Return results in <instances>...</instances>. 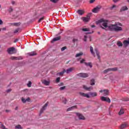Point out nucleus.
<instances>
[{"label":"nucleus","mask_w":129,"mask_h":129,"mask_svg":"<svg viewBox=\"0 0 129 129\" xmlns=\"http://www.w3.org/2000/svg\"><path fill=\"white\" fill-rule=\"evenodd\" d=\"M103 26H101V28L103 29V30H105L106 28H108L109 31H114V32H119V31H122V28L119 26H116L115 24H110L108 25V20H104L103 19H100L98 21H97V24H101Z\"/></svg>","instance_id":"1"},{"label":"nucleus","mask_w":129,"mask_h":129,"mask_svg":"<svg viewBox=\"0 0 129 129\" xmlns=\"http://www.w3.org/2000/svg\"><path fill=\"white\" fill-rule=\"evenodd\" d=\"M91 14H89L86 17H82V20L85 23H87L90 21V16Z\"/></svg>","instance_id":"2"},{"label":"nucleus","mask_w":129,"mask_h":129,"mask_svg":"<svg viewBox=\"0 0 129 129\" xmlns=\"http://www.w3.org/2000/svg\"><path fill=\"white\" fill-rule=\"evenodd\" d=\"M15 48L14 47H12L7 49V52L8 54L12 55V54H14V52L15 51Z\"/></svg>","instance_id":"3"},{"label":"nucleus","mask_w":129,"mask_h":129,"mask_svg":"<svg viewBox=\"0 0 129 129\" xmlns=\"http://www.w3.org/2000/svg\"><path fill=\"white\" fill-rule=\"evenodd\" d=\"M99 92H100V93H103L104 96H107V95L109 94V91L108 90H101L99 91Z\"/></svg>","instance_id":"4"},{"label":"nucleus","mask_w":129,"mask_h":129,"mask_svg":"<svg viewBox=\"0 0 129 129\" xmlns=\"http://www.w3.org/2000/svg\"><path fill=\"white\" fill-rule=\"evenodd\" d=\"M77 76L79 77H82L83 78H86L88 77L89 75L87 73H79L77 75Z\"/></svg>","instance_id":"5"},{"label":"nucleus","mask_w":129,"mask_h":129,"mask_svg":"<svg viewBox=\"0 0 129 129\" xmlns=\"http://www.w3.org/2000/svg\"><path fill=\"white\" fill-rule=\"evenodd\" d=\"M101 7L100 6H97L96 8H94L92 12H93L94 14H97L98 12L100 11Z\"/></svg>","instance_id":"6"},{"label":"nucleus","mask_w":129,"mask_h":129,"mask_svg":"<svg viewBox=\"0 0 129 129\" xmlns=\"http://www.w3.org/2000/svg\"><path fill=\"white\" fill-rule=\"evenodd\" d=\"M101 100L102 101H106V102L110 103V99H109V98L102 96L101 97Z\"/></svg>","instance_id":"7"},{"label":"nucleus","mask_w":129,"mask_h":129,"mask_svg":"<svg viewBox=\"0 0 129 129\" xmlns=\"http://www.w3.org/2000/svg\"><path fill=\"white\" fill-rule=\"evenodd\" d=\"M48 104H49V102H47L45 104V105L42 107V108H41V109L40 111V114H42V113H43L44 110H45V109H46V108L47 107V106H48Z\"/></svg>","instance_id":"8"},{"label":"nucleus","mask_w":129,"mask_h":129,"mask_svg":"<svg viewBox=\"0 0 129 129\" xmlns=\"http://www.w3.org/2000/svg\"><path fill=\"white\" fill-rule=\"evenodd\" d=\"M127 126H128V124L127 122H125L121 124L120 128V129H123L127 127Z\"/></svg>","instance_id":"9"},{"label":"nucleus","mask_w":129,"mask_h":129,"mask_svg":"<svg viewBox=\"0 0 129 129\" xmlns=\"http://www.w3.org/2000/svg\"><path fill=\"white\" fill-rule=\"evenodd\" d=\"M11 60H22L23 58L22 57L19 56V57H17V56H11L10 57Z\"/></svg>","instance_id":"10"},{"label":"nucleus","mask_w":129,"mask_h":129,"mask_svg":"<svg viewBox=\"0 0 129 129\" xmlns=\"http://www.w3.org/2000/svg\"><path fill=\"white\" fill-rule=\"evenodd\" d=\"M74 70V68H71L68 69V70H65V73H67V74H69L71 72H72Z\"/></svg>","instance_id":"11"},{"label":"nucleus","mask_w":129,"mask_h":129,"mask_svg":"<svg viewBox=\"0 0 129 129\" xmlns=\"http://www.w3.org/2000/svg\"><path fill=\"white\" fill-rule=\"evenodd\" d=\"M83 88L84 89H85V90H87L88 91H90V90H92L93 89V87L92 86H91L90 87H87V86H85V85H84L83 86Z\"/></svg>","instance_id":"12"},{"label":"nucleus","mask_w":129,"mask_h":129,"mask_svg":"<svg viewBox=\"0 0 129 129\" xmlns=\"http://www.w3.org/2000/svg\"><path fill=\"white\" fill-rule=\"evenodd\" d=\"M80 95H81V96H83L84 97H87V98H90V96H89V95H88V94L80 93Z\"/></svg>","instance_id":"13"},{"label":"nucleus","mask_w":129,"mask_h":129,"mask_svg":"<svg viewBox=\"0 0 129 129\" xmlns=\"http://www.w3.org/2000/svg\"><path fill=\"white\" fill-rule=\"evenodd\" d=\"M77 115L78 116L79 119H85V117H84V116L79 113H77Z\"/></svg>","instance_id":"14"},{"label":"nucleus","mask_w":129,"mask_h":129,"mask_svg":"<svg viewBox=\"0 0 129 129\" xmlns=\"http://www.w3.org/2000/svg\"><path fill=\"white\" fill-rule=\"evenodd\" d=\"M123 45H124V47H127L129 45V39L128 40H124L123 42Z\"/></svg>","instance_id":"15"},{"label":"nucleus","mask_w":129,"mask_h":129,"mask_svg":"<svg viewBox=\"0 0 129 129\" xmlns=\"http://www.w3.org/2000/svg\"><path fill=\"white\" fill-rule=\"evenodd\" d=\"M94 51H95V53H96V55L98 57V59L99 60H100V55H99V51H98V49H97V48H95L94 49Z\"/></svg>","instance_id":"16"},{"label":"nucleus","mask_w":129,"mask_h":129,"mask_svg":"<svg viewBox=\"0 0 129 129\" xmlns=\"http://www.w3.org/2000/svg\"><path fill=\"white\" fill-rule=\"evenodd\" d=\"M42 83H43V84H44V85H46V86H48V85H50V81H48L46 80H44L42 82Z\"/></svg>","instance_id":"17"},{"label":"nucleus","mask_w":129,"mask_h":129,"mask_svg":"<svg viewBox=\"0 0 129 129\" xmlns=\"http://www.w3.org/2000/svg\"><path fill=\"white\" fill-rule=\"evenodd\" d=\"M29 56H36L37 55V52L36 51H31L27 53Z\"/></svg>","instance_id":"18"},{"label":"nucleus","mask_w":129,"mask_h":129,"mask_svg":"<svg viewBox=\"0 0 129 129\" xmlns=\"http://www.w3.org/2000/svg\"><path fill=\"white\" fill-rule=\"evenodd\" d=\"M61 39V36H57L56 37L52 39V41H51L52 43H53V42H56V41H59V40Z\"/></svg>","instance_id":"19"},{"label":"nucleus","mask_w":129,"mask_h":129,"mask_svg":"<svg viewBox=\"0 0 129 129\" xmlns=\"http://www.w3.org/2000/svg\"><path fill=\"white\" fill-rule=\"evenodd\" d=\"M128 9L126 6H123L120 9V12H124V11H127Z\"/></svg>","instance_id":"20"},{"label":"nucleus","mask_w":129,"mask_h":129,"mask_svg":"<svg viewBox=\"0 0 129 129\" xmlns=\"http://www.w3.org/2000/svg\"><path fill=\"white\" fill-rule=\"evenodd\" d=\"M21 100L22 101V102L23 103H26V102H27V101H30V98H27L26 99L24 98H21Z\"/></svg>","instance_id":"21"},{"label":"nucleus","mask_w":129,"mask_h":129,"mask_svg":"<svg viewBox=\"0 0 129 129\" xmlns=\"http://www.w3.org/2000/svg\"><path fill=\"white\" fill-rule=\"evenodd\" d=\"M89 94L91 95L92 97H95V96H97V93L94 92H90Z\"/></svg>","instance_id":"22"},{"label":"nucleus","mask_w":129,"mask_h":129,"mask_svg":"<svg viewBox=\"0 0 129 129\" xmlns=\"http://www.w3.org/2000/svg\"><path fill=\"white\" fill-rule=\"evenodd\" d=\"M90 51L92 55H93L94 57H95V53L93 52V47L92 46L90 47Z\"/></svg>","instance_id":"23"},{"label":"nucleus","mask_w":129,"mask_h":129,"mask_svg":"<svg viewBox=\"0 0 129 129\" xmlns=\"http://www.w3.org/2000/svg\"><path fill=\"white\" fill-rule=\"evenodd\" d=\"M77 13L80 16H82V15H83V14H84V11L81 10H79L77 11Z\"/></svg>","instance_id":"24"},{"label":"nucleus","mask_w":129,"mask_h":129,"mask_svg":"<svg viewBox=\"0 0 129 129\" xmlns=\"http://www.w3.org/2000/svg\"><path fill=\"white\" fill-rule=\"evenodd\" d=\"M65 72H66L65 69H63L62 72L57 73L56 75H59V76H63Z\"/></svg>","instance_id":"25"},{"label":"nucleus","mask_w":129,"mask_h":129,"mask_svg":"<svg viewBox=\"0 0 129 129\" xmlns=\"http://www.w3.org/2000/svg\"><path fill=\"white\" fill-rule=\"evenodd\" d=\"M74 108H77V106H73L72 107H71L70 108H69L67 109L68 111H70V110H73V109H74Z\"/></svg>","instance_id":"26"},{"label":"nucleus","mask_w":129,"mask_h":129,"mask_svg":"<svg viewBox=\"0 0 129 129\" xmlns=\"http://www.w3.org/2000/svg\"><path fill=\"white\" fill-rule=\"evenodd\" d=\"M86 66H89L91 68H92V63L91 62H84Z\"/></svg>","instance_id":"27"},{"label":"nucleus","mask_w":129,"mask_h":129,"mask_svg":"<svg viewBox=\"0 0 129 129\" xmlns=\"http://www.w3.org/2000/svg\"><path fill=\"white\" fill-rule=\"evenodd\" d=\"M95 85V81L94 80V79L91 80L90 85L93 86Z\"/></svg>","instance_id":"28"},{"label":"nucleus","mask_w":129,"mask_h":129,"mask_svg":"<svg viewBox=\"0 0 129 129\" xmlns=\"http://www.w3.org/2000/svg\"><path fill=\"white\" fill-rule=\"evenodd\" d=\"M117 70H118V68L116 67L110 68V71H112V72L117 71Z\"/></svg>","instance_id":"29"},{"label":"nucleus","mask_w":129,"mask_h":129,"mask_svg":"<svg viewBox=\"0 0 129 129\" xmlns=\"http://www.w3.org/2000/svg\"><path fill=\"white\" fill-rule=\"evenodd\" d=\"M124 113V110L123 109L121 108L120 110V111L119 112V114H123Z\"/></svg>","instance_id":"30"},{"label":"nucleus","mask_w":129,"mask_h":129,"mask_svg":"<svg viewBox=\"0 0 129 129\" xmlns=\"http://www.w3.org/2000/svg\"><path fill=\"white\" fill-rule=\"evenodd\" d=\"M82 55H83V53L80 52V53H77L75 57L76 58H77V57H80V56H82Z\"/></svg>","instance_id":"31"},{"label":"nucleus","mask_w":129,"mask_h":129,"mask_svg":"<svg viewBox=\"0 0 129 129\" xmlns=\"http://www.w3.org/2000/svg\"><path fill=\"white\" fill-rule=\"evenodd\" d=\"M117 46H118V47H122V43L120 41H118L117 43Z\"/></svg>","instance_id":"32"},{"label":"nucleus","mask_w":129,"mask_h":129,"mask_svg":"<svg viewBox=\"0 0 129 129\" xmlns=\"http://www.w3.org/2000/svg\"><path fill=\"white\" fill-rule=\"evenodd\" d=\"M110 72V69L109 68V69H107L106 70H105L104 71H103V73L105 74V73H107L108 72Z\"/></svg>","instance_id":"33"},{"label":"nucleus","mask_w":129,"mask_h":129,"mask_svg":"<svg viewBox=\"0 0 129 129\" xmlns=\"http://www.w3.org/2000/svg\"><path fill=\"white\" fill-rule=\"evenodd\" d=\"M15 128L23 129V127H22V126H21V125H18L15 126Z\"/></svg>","instance_id":"34"},{"label":"nucleus","mask_w":129,"mask_h":129,"mask_svg":"<svg viewBox=\"0 0 129 129\" xmlns=\"http://www.w3.org/2000/svg\"><path fill=\"white\" fill-rule=\"evenodd\" d=\"M45 19V17H42L41 18L39 19V20H38V23H41V22H42V21H43L44 19Z\"/></svg>","instance_id":"35"},{"label":"nucleus","mask_w":129,"mask_h":129,"mask_svg":"<svg viewBox=\"0 0 129 129\" xmlns=\"http://www.w3.org/2000/svg\"><path fill=\"white\" fill-rule=\"evenodd\" d=\"M115 25H116V27H118V26H120V27H122V24H121L120 23H115Z\"/></svg>","instance_id":"36"},{"label":"nucleus","mask_w":129,"mask_h":129,"mask_svg":"<svg viewBox=\"0 0 129 129\" xmlns=\"http://www.w3.org/2000/svg\"><path fill=\"white\" fill-rule=\"evenodd\" d=\"M28 87H31L32 86V82L29 81L28 83L27 84Z\"/></svg>","instance_id":"37"},{"label":"nucleus","mask_w":129,"mask_h":129,"mask_svg":"<svg viewBox=\"0 0 129 129\" xmlns=\"http://www.w3.org/2000/svg\"><path fill=\"white\" fill-rule=\"evenodd\" d=\"M13 11H14V9H13V8H12V7H10V8L8 10V12L9 13H12V12H13Z\"/></svg>","instance_id":"38"},{"label":"nucleus","mask_w":129,"mask_h":129,"mask_svg":"<svg viewBox=\"0 0 129 129\" xmlns=\"http://www.w3.org/2000/svg\"><path fill=\"white\" fill-rule=\"evenodd\" d=\"M19 31H20V28H17L14 31V34H17V33H18Z\"/></svg>","instance_id":"39"},{"label":"nucleus","mask_w":129,"mask_h":129,"mask_svg":"<svg viewBox=\"0 0 129 129\" xmlns=\"http://www.w3.org/2000/svg\"><path fill=\"white\" fill-rule=\"evenodd\" d=\"M82 31H83V32H88V31H89V29H88V28H83L82 29Z\"/></svg>","instance_id":"40"},{"label":"nucleus","mask_w":129,"mask_h":129,"mask_svg":"<svg viewBox=\"0 0 129 129\" xmlns=\"http://www.w3.org/2000/svg\"><path fill=\"white\" fill-rule=\"evenodd\" d=\"M60 77H58L56 78V83H59V82H60Z\"/></svg>","instance_id":"41"},{"label":"nucleus","mask_w":129,"mask_h":129,"mask_svg":"<svg viewBox=\"0 0 129 129\" xmlns=\"http://www.w3.org/2000/svg\"><path fill=\"white\" fill-rule=\"evenodd\" d=\"M14 26H19L20 25H21V23H14Z\"/></svg>","instance_id":"42"},{"label":"nucleus","mask_w":129,"mask_h":129,"mask_svg":"<svg viewBox=\"0 0 129 129\" xmlns=\"http://www.w3.org/2000/svg\"><path fill=\"white\" fill-rule=\"evenodd\" d=\"M66 49H67V47L64 46V47H63L61 48V51H64V50H66Z\"/></svg>","instance_id":"43"},{"label":"nucleus","mask_w":129,"mask_h":129,"mask_svg":"<svg viewBox=\"0 0 129 129\" xmlns=\"http://www.w3.org/2000/svg\"><path fill=\"white\" fill-rule=\"evenodd\" d=\"M65 88H66V86H63V87H61L59 89L60 90H64V89H65Z\"/></svg>","instance_id":"44"},{"label":"nucleus","mask_w":129,"mask_h":129,"mask_svg":"<svg viewBox=\"0 0 129 129\" xmlns=\"http://www.w3.org/2000/svg\"><path fill=\"white\" fill-rule=\"evenodd\" d=\"M80 63H81V64H82V63H85V59H82L80 61Z\"/></svg>","instance_id":"45"},{"label":"nucleus","mask_w":129,"mask_h":129,"mask_svg":"<svg viewBox=\"0 0 129 129\" xmlns=\"http://www.w3.org/2000/svg\"><path fill=\"white\" fill-rule=\"evenodd\" d=\"M87 36H86V35H85L84 36V41H85V42H86V41H87Z\"/></svg>","instance_id":"46"},{"label":"nucleus","mask_w":129,"mask_h":129,"mask_svg":"<svg viewBox=\"0 0 129 129\" xmlns=\"http://www.w3.org/2000/svg\"><path fill=\"white\" fill-rule=\"evenodd\" d=\"M73 42H74V43H75V42H78V39H77L76 38H74L73 39Z\"/></svg>","instance_id":"47"},{"label":"nucleus","mask_w":129,"mask_h":129,"mask_svg":"<svg viewBox=\"0 0 129 129\" xmlns=\"http://www.w3.org/2000/svg\"><path fill=\"white\" fill-rule=\"evenodd\" d=\"M52 3H56L58 2V0H50Z\"/></svg>","instance_id":"48"},{"label":"nucleus","mask_w":129,"mask_h":129,"mask_svg":"<svg viewBox=\"0 0 129 129\" xmlns=\"http://www.w3.org/2000/svg\"><path fill=\"white\" fill-rule=\"evenodd\" d=\"M114 8H116L115 5H113L112 7L110 8V10H113Z\"/></svg>","instance_id":"49"},{"label":"nucleus","mask_w":129,"mask_h":129,"mask_svg":"<svg viewBox=\"0 0 129 129\" xmlns=\"http://www.w3.org/2000/svg\"><path fill=\"white\" fill-rule=\"evenodd\" d=\"M95 2V0H90V4H93Z\"/></svg>","instance_id":"50"},{"label":"nucleus","mask_w":129,"mask_h":129,"mask_svg":"<svg viewBox=\"0 0 129 129\" xmlns=\"http://www.w3.org/2000/svg\"><path fill=\"white\" fill-rule=\"evenodd\" d=\"M4 24V22H3V20L2 19H0V25H3Z\"/></svg>","instance_id":"51"},{"label":"nucleus","mask_w":129,"mask_h":129,"mask_svg":"<svg viewBox=\"0 0 129 129\" xmlns=\"http://www.w3.org/2000/svg\"><path fill=\"white\" fill-rule=\"evenodd\" d=\"M123 100H124V101H129V99L126 98L124 99Z\"/></svg>","instance_id":"52"},{"label":"nucleus","mask_w":129,"mask_h":129,"mask_svg":"<svg viewBox=\"0 0 129 129\" xmlns=\"http://www.w3.org/2000/svg\"><path fill=\"white\" fill-rule=\"evenodd\" d=\"M63 100H64V101H63V103H64V104H66V99H65V98H63Z\"/></svg>","instance_id":"53"},{"label":"nucleus","mask_w":129,"mask_h":129,"mask_svg":"<svg viewBox=\"0 0 129 129\" xmlns=\"http://www.w3.org/2000/svg\"><path fill=\"white\" fill-rule=\"evenodd\" d=\"M11 91H12V89H9L7 90V92H11Z\"/></svg>","instance_id":"54"},{"label":"nucleus","mask_w":129,"mask_h":129,"mask_svg":"<svg viewBox=\"0 0 129 129\" xmlns=\"http://www.w3.org/2000/svg\"><path fill=\"white\" fill-rule=\"evenodd\" d=\"M63 85H64V84L63 83H60L59 84V86H63Z\"/></svg>","instance_id":"55"},{"label":"nucleus","mask_w":129,"mask_h":129,"mask_svg":"<svg viewBox=\"0 0 129 129\" xmlns=\"http://www.w3.org/2000/svg\"><path fill=\"white\" fill-rule=\"evenodd\" d=\"M119 0H113V2L114 3H117V2H118Z\"/></svg>","instance_id":"56"},{"label":"nucleus","mask_w":129,"mask_h":129,"mask_svg":"<svg viewBox=\"0 0 129 129\" xmlns=\"http://www.w3.org/2000/svg\"><path fill=\"white\" fill-rule=\"evenodd\" d=\"M2 128H6V127L5 126V125L4 124H2Z\"/></svg>","instance_id":"57"},{"label":"nucleus","mask_w":129,"mask_h":129,"mask_svg":"<svg viewBox=\"0 0 129 129\" xmlns=\"http://www.w3.org/2000/svg\"><path fill=\"white\" fill-rule=\"evenodd\" d=\"M18 41H19L18 39H15L14 41V43H17V42H18Z\"/></svg>","instance_id":"58"},{"label":"nucleus","mask_w":129,"mask_h":129,"mask_svg":"<svg viewBox=\"0 0 129 129\" xmlns=\"http://www.w3.org/2000/svg\"><path fill=\"white\" fill-rule=\"evenodd\" d=\"M2 30L3 31H6V30H7V28H6V27H5V28H2Z\"/></svg>","instance_id":"59"},{"label":"nucleus","mask_w":129,"mask_h":129,"mask_svg":"<svg viewBox=\"0 0 129 129\" xmlns=\"http://www.w3.org/2000/svg\"><path fill=\"white\" fill-rule=\"evenodd\" d=\"M12 5H15V1L12 2Z\"/></svg>","instance_id":"60"},{"label":"nucleus","mask_w":129,"mask_h":129,"mask_svg":"<svg viewBox=\"0 0 129 129\" xmlns=\"http://www.w3.org/2000/svg\"><path fill=\"white\" fill-rule=\"evenodd\" d=\"M93 33V31L92 32H88L87 34H92Z\"/></svg>","instance_id":"61"},{"label":"nucleus","mask_w":129,"mask_h":129,"mask_svg":"<svg viewBox=\"0 0 129 129\" xmlns=\"http://www.w3.org/2000/svg\"><path fill=\"white\" fill-rule=\"evenodd\" d=\"M91 27H92V28H95V25H92V26H91Z\"/></svg>","instance_id":"62"},{"label":"nucleus","mask_w":129,"mask_h":129,"mask_svg":"<svg viewBox=\"0 0 129 129\" xmlns=\"http://www.w3.org/2000/svg\"><path fill=\"white\" fill-rule=\"evenodd\" d=\"M15 109H16V110H17V109H18V107H16Z\"/></svg>","instance_id":"63"},{"label":"nucleus","mask_w":129,"mask_h":129,"mask_svg":"<svg viewBox=\"0 0 129 129\" xmlns=\"http://www.w3.org/2000/svg\"><path fill=\"white\" fill-rule=\"evenodd\" d=\"M2 28H0V32H2Z\"/></svg>","instance_id":"64"}]
</instances>
